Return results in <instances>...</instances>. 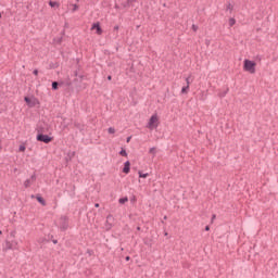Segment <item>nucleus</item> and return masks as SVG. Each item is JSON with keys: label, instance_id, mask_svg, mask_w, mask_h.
Returning <instances> with one entry per match:
<instances>
[{"label": "nucleus", "instance_id": "473e14b6", "mask_svg": "<svg viewBox=\"0 0 278 278\" xmlns=\"http://www.w3.org/2000/svg\"><path fill=\"white\" fill-rule=\"evenodd\" d=\"M11 244H13V247H16V243H14V241H12Z\"/></svg>", "mask_w": 278, "mask_h": 278}, {"label": "nucleus", "instance_id": "c85d7f7f", "mask_svg": "<svg viewBox=\"0 0 278 278\" xmlns=\"http://www.w3.org/2000/svg\"><path fill=\"white\" fill-rule=\"evenodd\" d=\"M205 231H210V226H206V227H205Z\"/></svg>", "mask_w": 278, "mask_h": 278}, {"label": "nucleus", "instance_id": "7c9ffc66", "mask_svg": "<svg viewBox=\"0 0 278 278\" xmlns=\"http://www.w3.org/2000/svg\"><path fill=\"white\" fill-rule=\"evenodd\" d=\"M130 257L129 256H126V262H129Z\"/></svg>", "mask_w": 278, "mask_h": 278}, {"label": "nucleus", "instance_id": "a211bd4d", "mask_svg": "<svg viewBox=\"0 0 278 278\" xmlns=\"http://www.w3.org/2000/svg\"><path fill=\"white\" fill-rule=\"evenodd\" d=\"M52 90H58V81L52 83Z\"/></svg>", "mask_w": 278, "mask_h": 278}, {"label": "nucleus", "instance_id": "bb28decb", "mask_svg": "<svg viewBox=\"0 0 278 278\" xmlns=\"http://www.w3.org/2000/svg\"><path fill=\"white\" fill-rule=\"evenodd\" d=\"M211 220L214 223V220H216V215H213Z\"/></svg>", "mask_w": 278, "mask_h": 278}, {"label": "nucleus", "instance_id": "412c9836", "mask_svg": "<svg viewBox=\"0 0 278 278\" xmlns=\"http://www.w3.org/2000/svg\"><path fill=\"white\" fill-rule=\"evenodd\" d=\"M56 225H58V227H60V229H62V218H60V219L56 222Z\"/></svg>", "mask_w": 278, "mask_h": 278}, {"label": "nucleus", "instance_id": "4be33fe9", "mask_svg": "<svg viewBox=\"0 0 278 278\" xmlns=\"http://www.w3.org/2000/svg\"><path fill=\"white\" fill-rule=\"evenodd\" d=\"M149 153H152L153 155H155V153H156L155 148H151V149L149 150Z\"/></svg>", "mask_w": 278, "mask_h": 278}, {"label": "nucleus", "instance_id": "f704fd0d", "mask_svg": "<svg viewBox=\"0 0 278 278\" xmlns=\"http://www.w3.org/2000/svg\"><path fill=\"white\" fill-rule=\"evenodd\" d=\"M2 235H3V231L0 230V236H2Z\"/></svg>", "mask_w": 278, "mask_h": 278}, {"label": "nucleus", "instance_id": "b1692460", "mask_svg": "<svg viewBox=\"0 0 278 278\" xmlns=\"http://www.w3.org/2000/svg\"><path fill=\"white\" fill-rule=\"evenodd\" d=\"M192 29H193V31H197V29H199V26L193 24Z\"/></svg>", "mask_w": 278, "mask_h": 278}, {"label": "nucleus", "instance_id": "f257e3e1", "mask_svg": "<svg viewBox=\"0 0 278 278\" xmlns=\"http://www.w3.org/2000/svg\"><path fill=\"white\" fill-rule=\"evenodd\" d=\"M256 68H257V63L255 61H252L249 59H245L243 61V71H245V73H250V75H255Z\"/></svg>", "mask_w": 278, "mask_h": 278}, {"label": "nucleus", "instance_id": "72a5a7b5", "mask_svg": "<svg viewBox=\"0 0 278 278\" xmlns=\"http://www.w3.org/2000/svg\"><path fill=\"white\" fill-rule=\"evenodd\" d=\"M94 207H99V203H96V204H94Z\"/></svg>", "mask_w": 278, "mask_h": 278}, {"label": "nucleus", "instance_id": "7ed1b4c3", "mask_svg": "<svg viewBox=\"0 0 278 278\" xmlns=\"http://www.w3.org/2000/svg\"><path fill=\"white\" fill-rule=\"evenodd\" d=\"M38 142H45V144H49V142H53V138L49 137L48 135L39 134L37 136Z\"/></svg>", "mask_w": 278, "mask_h": 278}, {"label": "nucleus", "instance_id": "dca6fc26", "mask_svg": "<svg viewBox=\"0 0 278 278\" xmlns=\"http://www.w3.org/2000/svg\"><path fill=\"white\" fill-rule=\"evenodd\" d=\"M25 149H26L25 144H21L20 148H18V151L21 153H25Z\"/></svg>", "mask_w": 278, "mask_h": 278}, {"label": "nucleus", "instance_id": "f3484780", "mask_svg": "<svg viewBox=\"0 0 278 278\" xmlns=\"http://www.w3.org/2000/svg\"><path fill=\"white\" fill-rule=\"evenodd\" d=\"M55 5H58V2H55V1H50L49 2L50 8H55Z\"/></svg>", "mask_w": 278, "mask_h": 278}, {"label": "nucleus", "instance_id": "f03ea898", "mask_svg": "<svg viewBox=\"0 0 278 278\" xmlns=\"http://www.w3.org/2000/svg\"><path fill=\"white\" fill-rule=\"evenodd\" d=\"M160 127V116H157V113H154L147 125V128L153 131V129H157Z\"/></svg>", "mask_w": 278, "mask_h": 278}, {"label": "nucleus", "instance_id": "ddd939ff", "mask_svg": "<svg viewBox=\"0 0 278 278\" xmlns=\"http://www.w3.org/2000/svg\"><path fill=\"white\" fill-rule=\"evenodd\" d=\"M139 177L141 179H147V177H149V173L142 174V172H139Z\"/></svg>", "mask_w": 278, "mask_h": 278}, {"label": "nucleus", "instance_id": "c9c22d12", "mask_svg": "<svg viewBox=\"0 0 278 278\" xmlns=\"http://www.w3.org/2000/svg\"><path fill=\"white\" fill-rule=\"evenodd\" d=\"M0 18H1V13H0Z\"/></svg>", "mask_w": 278, "mask_h": 278}, {"label": "nucleus", "instance_id": "6e6552de", "mask_svg": "<svg viewBox=\"0 0 278 278\" xmlns=\"http://www.w3.org/2000/svg\"><path fill=\"white\" fill-rule=\"evenodd\" d=\"M36 105H40V101H38V99H34L30 101L29 108H34Z\"/></svg>", "mask_w": 278, "mask_h": 278}, {"label": "nucleus", "instance_id": "393cba45", "mask_svg": "<svg viewBox=\"0 0 278 278\" xmlns=\"http://www.w3.org/2000/svg\"><path fill=\"white\" fill-rule=\"evenodd\" d=\"M33 75H35L36 77H38V70H34Z\"/></svg>", "mask_w": 278, "mask_h": 278}, {"label": "nucleus", "instance_id": "f8f14e48", "mask_svg": "<svg viewBox=\"0 0 278 278\" xmlns=\"http://www.w3.org/2000/svg\"><path fill=\"white\" fill-rule=\"evenodd\" d=\"M37 201L38 203H41V205H47V202H45V199H42L40 195L37 197Z\"/></svg>", "mask_w": 278, "mask_h": 278}, {"label": "nucleus", "instance_id": "6ab92c4d", "mask_svg": "<svg viewBox=\"0 0 278 278\" xmlns=\"http://www.w3.org/2000/svg\"><path fill=\"white\" fill-rule=\"evenodd\" d=\"M24 101H25L28 105H30V103H31V99H29V98H27V97L24 98Z\"/></svg>", "mask_w": 278, "mask_h": 278}, {"label": "nucleus", "instance_id": "9b49d317", "mask_svg": "<svg viewBox=\"0 0 278 278\" xmlns=\"http://www.w3.org/2000/svg\"><path fill=\"white\" fill-rule=\"evenodd\" d=\"M188 90H190V86L187 85V86L181 88V93L182 94H188Z\"/></svg>", "mask_w": 278, "mask_h": 278}, {"label": "nucleus", "instance_id": "cd10ccee", "mask_svg": "<svg viewBox=\"0 0 278 278\" xmlns=\"http://www.w3.org/2000/svg\"><path fill=\"white\" fill-rule=\"evenodd\" d=\"M131 141V137H128L127 139H126V142H130Z\"/></svg>", "mask_w": 278, "mask_h": 278}, {"label": "nucleus", "instance_id": "2f4dec72", "mask_svg": "<svg viewBox=\"0 0 278 278\" xmlns=\"http://www.w3.org/2000/svg\"><path fill=\"white\" fill-rule=\"evenodd\" d=\"M108 79H109V81H111V79H112V76H108Z\"/></svg>", "mask_w": 278, "mask_h": 278}, {"label": "nucleus", "instance_id": "4468645a", "mask_svg": "<svg viewBox=\"0 0 278 278\" xmlns=\"http://www.w3.org/2000/svg\"><path fill=\"white\" fill-rule=\"evenodd\" d=\"M227 92H229V89H227V90L224 91V92H219V93H218V97H220V99H223L224 97H227Z\"/></svg>", "mask_w": 278, "mask_h": 278}, {"label": "nucleus", "instance_id": "0eeeda50", "mask_svg": "<svg viewBox=\"0 0 278 278\" xmlns=\"http://www.w3.org/2000/svg\"><path fill=\"white\" fill-rule=\"evenodd\" d=\"M33 181H36V176H31L29 179H26V180L24 181V187H25V188H30Z\"/></svg>", "mask_w": 278, "mask_h": 278}, {"label": "nucleus", "instance_id": "39448f33", "mask_svg": "<svg viewBox=\"0 0 278 278\" xmlns=\"http://www.w3.org/2000/svg\"><path fill=\"white\" fill-rule=\"evenodd\" d=\"M15 247L12 244V242L7 241L5 242V251H10V250H14V249H18V241H14Z\"/></svg>", "mask_w": 278, "mask_h": 278}, {"label": "nucleus", "instance_id": "20e7f679", "mask_svg": "<svg viewBox=\"0 0 278 278\" xmlns=\"http://www.w3.org/2000/svg\"><path fill=\"white\" fill-rule=\"evenodd\" d=\"M93 29H96V34L98 36H101L103 34V28H101V24H99V23L92 24L91 30L93 31Z\"/></svg>", "mask_w": 278, "mask_h": 278}, {"label": "nucleus", "instance_id": "9d476101", "mask_svg": "<svg viewBox=\"0 0 278 278\" xmlns=\"http://www.w3.org/2000/svg\"><path fill=\"white\" fill-rule=\"evenodd\" d=\"M228 25H229V27H233V25H236V18L230 17V18L228 20Z\"/></svg>", "mask_w": 278, "mask_h": 278}, {"label": "nucleus", "instance_id": "2eb2a0df", "mask_svg": "<svg viewBox=\"0 0 278 278\" xmlns=\"http://www.w3.org/2000/svg\"><path fill=\"white\" fill-rule=\"evenodd\" d=\"M119 155H122L123 157H127V151L125 149H122Z\"/></svg>", "mask_w": 278, "mask_h": 278}, {"label": "nucleus", "instance_id": "5701e85b", "mask_svg": "<svg viewBox=\"0 0 278 278\" xmlns=\"http://www.w3.org/2000/svg\"><path fill=\"white\" fill-rule=\"evenodd\" d=\"M77 10H79V7L77 4H74L73 12H77Z\"/></svg>", "mask_w": 278, "mask_h": 278}, {"label": "nucleus", "instance_id": "1a4fd4ad", "mask_svg": "<svg viewBox=\"0 0 278 278\" xmlns=\"http://www.w3.org/2000/svg\"><path fill=\"white\" fill-rule=\"evenodd\" d=\"M127 201H129V198L125 197V198H121L118 200V203H121V205H125V203H127Z\"/></svg>", "mask_w": 278, "mask_h": 278}, {"label": "nucleus", "instance_id": "c756f323", "mask_svg": "<svg viewBox=\"0 0 278 278\" xmlns=\"http://www.w3.org/2000/svg\"><path fill=\"white\" fill-rule=\"evenodd\" d=\"M114 29H115V31H118V26H115Z\"/></svg>", "mask_w": 278, "mask_h": 278}, {"label": "nucleus", "instance_id": "a878e982", "mask_svg": "<svg viewBox=\"0 0 278 278\" xmlns=\"http://www.w3.org/2000/svg\"><path fill=\"white\" fill-rule=\"evenodd\" d=\"M187 86H190V77L186 78Z\"/></svg>", "mask_w": 278, "mask_h": 278}, {"label": "nucleus", "instance_id": "423d86ee", "mask_svg": "<svg viewBox=\"0 0 278 278\" xmlns=\"http://www.w3.org/2000/svg\"><path fill=\"white\" fill-rule=\"evenodd\" d=\"M129 170H131V163L126 161L124 163L123 173H125V175H129Z\"/></svg>", "mask_w": 278, "mask_h": 278}, {"label": "nucleus", "instance_id": "aec40b11", "mask_svg": "<svg viewBox=\"0 0 278 278\" xmlns=\"http://www.w3.org/2000/svg\"><path fill=\"white\" fill-rule=\"evenodd\" d=\"M109 134H116V129H114L113 127L109 128Z\"/></svg>", "mask_w": 278, "mask_h": 278}]
</instances>
